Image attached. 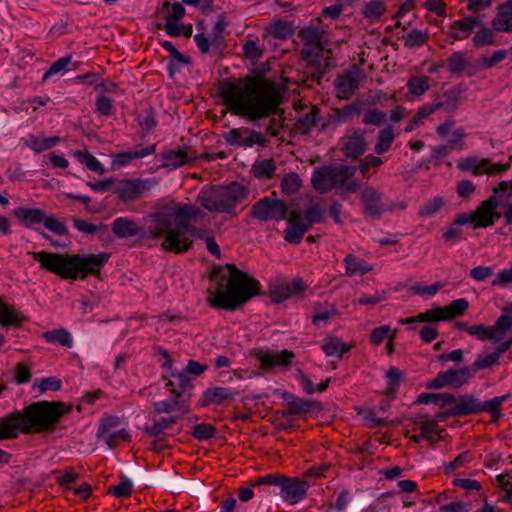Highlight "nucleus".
<instances>
[{"instance_id": "nucleus-1", "label": "nucleus", "mask_w": 512, "mask_h": 512, "mask_svg": "<svg viewBox=\"0 0 512 512\" xmlns=\"http://www.w3.org/2000/svg\"><path fill=\"white\" fill-rule=\"evenodd\" d=\"M220 95L233 114L253 123L277 113L281 103L276 84L259 77L237 83H223Z\"/></svg>"}, {"instance_id": "nucleus-2", "label": "nucleus", "mask_w": 512, "mask_h": 512, "mask_svg": "<svg viewBox=\"0 0 512 512\" xmlns=\"http://www.w3.org/2000/svg\"><path fill=\"white\" fill-rule=\"evenodd\" d=\"M72 406L62 401H37L14 410L0 419V440L22 434L53 432L60 419L70 413Z\"/></svg>"}, {"instance_id": "nucleus-3", "label": "nucleus", "mask_w": 512, "mask_h": 512, "mask_svg": "<svg viewBox=\"0 0 512 512\" xmlns=\"http://www.w3.org/2000/svg\"><path fill=\"white\" fill-rule=\"evenodd\" d=\"M217 287L208 302L213 308L235 311L260 293V284L234 264H226L216 274Z\"/></svg>"}, {"instance_id": "nucleus-4", "label": "nucleus", "mask_w": 512, "mask_h": 512, "mask_svg": "<svg viewBox=\"0 0 512 512\" xmlns=\"http://www.w3.org/2000/svg\"><path fill=\"white\" fill-rule=\"evenodd\" d=\"M40 267L62 279L83 280L88 275L100 278L101 269L110 258L109 253L59 254L52 252H29Z\"/></svg>"}, {"instance_id": "nucleus-5", "label": "nucleus", "mask_w": 512, "mask_h": 512, "mask_svg": "<svg viewBox=\"0 0 512 512\" xmlns=\"http://www.w3.org/2000/svg\"><path fill=\"white\" fill-rule=\"evenodd\" d=\"M508 192H512V182H500L489 199L483 201L475 211L457 215L453 224H493L501 216L512 224V204L507 203L499 194Z\"/></svg>"}, {"instance_id": "nucleus-6", "label": "nucleus", "mask_w": 512, "mask_h": 512, "mask_svg": "<svg viewBox=\"0 0 512 512\" xmlns=\"http://www.w3.org/2000/svg\"><path fill=\"white\" fill-rule=\"evenodd\" d=\"M356 167L349 165L323 166L314 171L312 185L320 193H327L334 188L345 196L358 191L360 184L355 178Z\"/></svg>"}, {"instance_id": "nucleus-7", "label": "nucleus", "mask_w": 512, "mask_h": 512, "mask_svg": "<svg viewBox=\"0 0 512 512\" xmlns=\"http://www.w3.org/2000/svg\"><path fill=\"white\" fill-rule=\"evenodd\" d=\"M246 195V189L234 182L228 186L204 187L197 197V202L212 213H231Z\"/></svg>"}, {"instance_id": "nucleus-8", "label": "nucleus", "mask_w": 512, "mask_h": 512, "mask_svg": "<svg viewBox=\"0 0 512 512\" xmlns=\"http://www.w3.org/2000/svg\"><path fill=\"white\" fill-rule=\"evenodd\" d=\"M205 216L206 213L195 204H180L172 201L149 217L150 221L156 224H188L204 221Z\"/></svg>"}, {"instance_id": "nucleus-9", "label": "nucleus", "mask_w": 512, "mask_h": 512, "mask_svg": "<svg viewBox=\"0 0 512 512\" xmlns=\"http://www.w3.org/2000/svg\"><path fill=\"white\" fill-rule=\"evenodd\" d=\"M151 239L163 238L161 247L174 253L186 252L193 243L190 226H149Z\"/></svg>"}, {"instance_id": "nucleus-10", "label": "nucleus", "mask_w": 512, "mask_h": 512, "mask_svg": "<svg viewBox=\"0 0 512 512\" xmlns=\"http://www.w3.org/2000/svg\"><path fill=\"white\" fill-rule=\"evenodd\" d=\"M512 332V316L501 314L492 326L484 324L471 325L469 335L478 340H489L493 343L500 342Z\"/></svg>"}, {"instance_id": "nucleus-11", "label": "nucleus", "mask_w": 512, "mask_h": 512, "mask_svg": "<svg viewBox=\"0 0 512 512\" xmlns=\"http://www.w3.org/2000/svg\"><path fill=\"white\" fill-rule=\"evenodd\" d=\"M288 213V207L284 201L278 199L275 194L272 197H264L256 202L251 209V215L259 221L284 220Z\"/></svg>"}, {"instance_id": "nucleus-12", "label": "nucleus", "mask_w": 512, "mask_h": 512, "mask_svg": "<svg viewBox=\"0 0 512 512\" xmlns=\"http://www.w3.org/2000/svg\"><path fill=\"white\" fill-rule=\"evenodd\" d=\"M307 289V285L301 278H295L290 283L276 278L269 285L270 299L274 303H281L290 297L301 295Z\"/></svg>"}, {"instance_id": "nucleus-13", "label": "nucleus", "mask_w": 512, "mask_h": 512, "mask_svg": "<svg viewBox=\"0 0 512 512\" xmlns=\"http://www.w3.org/2000/svg\"><path fill=\"white\" fill-rule=\"evenodd\" d=\"M309 487L310 484L299 477L285 476L280 488V497L289 505L298 504L306 498Z\"/></svg>"}, {"instance_id": "nucleus-14", "label": "nucleus", "mask_w": 512, "mask_h": 512, "mask_svg": "<svg viewBox=\"0 0 512 512\" xmlns=\"http://www.w3.org/2000/svg\"><path fill=\"white\" fill-rule=\"evenodd\" d=\"M80 231L95 235L97 234L99 239L103 242H111L114 238H126L130 236L138 235L140 232L139 226H112V232L114 237L109 235V226H77Z\"/></svg>"}, {"instance_id": "nucleus-15", "label": "nucleus", "mask_w": 512, "mask_h": 512, "mask_svg": "<svg viewBox=\"0 0 512 512\" xmlns=\"http://www.w3.org/2000/svg\"><path fill=\"white\" fill-rule=\"evenodd\" d=\"M362 107L363 103L361 101H354L344 105L343 107L332 109L327 120L322 124L321 130L325 131L330 127H337L343 122H349L354 117L360 116Z\"/></svg>"}, {"instance_id": "nucleus-16", "label": "nucleus", "mask_w": 512, "mask_h": 512, "mask_svg": "<svg viewBox=\"0 0 512 512\" xmlns=\"http://www.w3.org/2000/svg\"><path fill=\"white\" fill-rule=\"evenodd\" d=\"M324 210L317 199L308 198L303 209L292 211L288 224H301L303 221L313 224L322 221Z\"/></svg>"}, {"instance_id": "nucleus-17", "label": "nucleus", "mask_w": 512, "mask_h": 512, "mask_svg": "<svg viewBox=\"0 0 512 512\" xmlns=\"http://www.w3.org/2000/svg\"><path fill=\"white\" fill-rule=\"evenodd\" d=\"M294 353L287 349L280 352L260 350L255 354L262 369H271L274 367L289 368L294 358Z\"/></svg>"}, {"instance_id": "nucleus-18", "label": "nucleus", "mask_w": 512, "mask_h": 512, "mask_svg": "<svg viewBox=\"0 0 512 512\" xmlns=\"http://www.w3.org/2000/svg\"><path fill=\"white\" fill-rule=\"evenodd\" d=\"M325 44L307 45L301 49L302 59L310 66L316 67L321 73L331 66L330 56L324 57L325 53L330 54V50H325Z\"/></svg>"}, {"instance_id": "nucleus-19", "label": "nucleus", "mask_w": 512, "mask_h": 512, "mask_svg": "<svg viewBox=\"0 0 512 512\" xmlns=\"http://www.w3.org/2000/svg\"><path fill=\"white\" fill-rule=\"evenodd\" d=\"M341 151L347 158L357 159L367 150L368 144L364 138V132L356 129L341 140Z\"/></svg>"}, {"instance_id": "nucleus-20", "label": "nucleus", "mask_w": 512, "mask_h": 512, "mask_svg": "<svg viewBox=\"0 0 512 512\" xmlns=\"http://www.w3.org/2000/svg\"><path fill=\"white\" fill-rule=\"evenodd\" d=\"M360 85V74L358 72H349L338 75L335 80L337 97L342 100L350 99Z\"/></svg>"}, {"instance_id": "nucleus-21", "label": "nucleus", "mask_w": 512, "mask_h": 512, "mask_svg": "<svg viewBox=\"0 0 512 512\" xmlns=\"http://www.w3.org/2000/svg\"><path fill=\"white\" fill-rule=\"evenodd\" d=\"M13 214L20 222L30 224H59L53 215H48L44 210L38 208L20 207L15 209Z\"/></svg>"}, {"instance_id": "nucleus-22", "label": "nucleus", "mask_w": 512, "mask_h": 512, "mask_svg": "<svg viewBox=\"0 0 512 512\" xmlns=\"http://www.w3.org/2000/svg\"><path fill=\"white\" fill-rule=\"evenodd\" d=\"M237 395V391L226 387H210L203 392L201 398L199 399V405L201 407H206L209 405H221L226 400H234Z\"/></svg>"}, {"instance_id": "nucleus-23", "label": "nucleus", "mask_w": 512, "mask_h": 512, "mask_svg": "<svg viewBox=\"0 0 512 512\" xmlns=\"http://www.w3.org/2000/svg\"><path fill=\"white\" fill-rule=\"evenodd\" d=\"M170 7L172 12L166 17L165 30L169 35L177 37L181 35L177 21L185 15V8L183 5L180 3H174L171 5L169 1H165L162 7L157 10L156 14L167 12Z\"/></svg>"}, {"instance_id": "nucleus-24", "label": "nucleus", "mask_w": 512, "mask_h": 512, "mask_svg": "<svg viewBox=\"0 0 512 512\" xmlns=\"http://www.w3.org/2000/svg\"><path fill=\"white\" fill-rule=\"evenodd\" d=\"M146 189L140 180H121L114 184V193L123 201H132Z\"/></svg>"}, {"instance_id": "nucleus-25", "label": "nucleus", "mask_w": 512, "mask_h": 512, "mask_svg": "<svg viewBox=\"0 0 512 512\" xmlns=\"http://www.w3.org/2000/svg\"><path fill=\"white\" fill-rule=\"evenodd\" d=\"M481 402L473 395H463L456 400L446 415L448 416H466L480 413Z\"/></svg>"}, {"instance_id": "nucleus-26", "label": "nucleus", "mask_w": 512, "mask_h": 512, "mask_svg": "<svg viewBox=\"0 0 512 512\" xmlns=\"http://www.w3.org/2000/svg\"><path fill=\"white\" fill-rule=\"evenodd\" d=\"M479 23V17H464L463 19L457 20L451 24L448 36L454 41L466 39L474 27Z\"/></svg>"}, {"instance_id": "nucleus-27", "label": "nucleus", "mask_w": 512, "mask_h": 512, "mask_svg": "<svg viewBox=\"0 0 512 512\" xmlns=\"http://www.w3.org/2000/svg\"><path fill=\"white\" fill-rule=\"evenodd\" d=\"M491 24L495 31L512 32V0L506 1L499 7Z\"/></svg>"}, {"instance_id": "nucleus-28", "label": "nucleus", "mask_w": 512, "mask_h": 512, "mask_svg": "<svg viewBox=\"0 0 512 512\" xmlns=\"http://www.w3.org/2000/svg\"><path fill=\"white\" fill-rule=\"evenodd\" d=\"M473 370L471 367H462L460 369H448L445 371L447 386L453 388H460L467 384L473 377Z\"/></svg>"}, {"instance_id": "nucleus-29", "label": "nucleus", "mask_w": 512, "mask_h": 512, "mask_svg": "<svg viewBox=\"0 0 512 512\" xmlns=\"http://www.w3.org/2000/svg\"><path fill=\"white\" fill-rule=\"evenodd\" d=\"M352 345L342 342L336 336H328L323 340L321 345L322 351L327 357L337 356L341 358L343 354L351 349Z\"/></svg>"}, {"instance_id": "nucleus-30", "label": "nucleus", "mask_w": 512, "mask_h": 512, "mask_svg": "<svg viewBox=\"0 0 512 512\" xmlns=\"http://www.w3.org/2000/svg\"><path fill=\"white\" fill-rule=\"evenodd\" d=\"M446 316L443 307H437L434 309L427 310L425 312L419 313L416 316L408 317L405 319H401V324H411L414 322H424V323H435L440 321H445Z\"/></svg>"}, {"instance_id": "nucleus-31", "label": "nucleus", "mask_w": 512, "mask_h": 512, "mask_svg": "<svg viewBox=\"0 0 512 512\" xmlns=\"http://www.w3.org/2000/svg\"><path fill=\"white\" fill-rule=\"evenodd\" d=\"M42 338L50 344H59L65 348H72L73 338L71 333L65 328H58L42 333Z\"/></svg>"}, {"instance_id": "nucleus-32", "label": "nucleus", "mask_w": 512, "mask_h": 512, "mask_svg": "<svg viewBox=\"0 0 512 512\" xmlns=\"http://www.w3.org/2000/svg\"><path fill=\"white\" fill-rule=\"evenodd\" d=\"M344 263L346 274L348 276H362L372 270V266L370 264L352 254H348L344 258Z\"/></svg>"}, {"instance_id": "nucleus-33", "label": "nucleus", "mask_w": 512, "mask_h": 512, "mask_svg": "<svg viewBox=\"0 0 512 512\" xmlns=\"http://www.w3.org/2000/svg\"><path fill=\"white\" fill-rule=\"evenodd\" d=\"M298 37L302 40L303 46L326 44V35L323 29L308 26L298 32Z\"/></svg>"}, {"instance_id": "nucleus-34", "label": "nucleus", "mask_w": 512, "mask_h": 512, "mask_svg": "<svg viewBox=\"0 0 512 512\" xmlns=\"http://www.w3.org/2000/svg\"><path fill=\"white\" fill-rule=\"evenodd\" d=\"M25 145L32 149L35 153L44 152L60 142L59 136L48 138H41L38 136L29 135L25 140Z\"/></svg>"}, {"instance_id": "nucleus-35", "label": "nucleus", "mask_w": 512, "mask_h": 512, "mask_svg": "<svg viewBox=\"0 0 512 512\" xmlns=\"http://www.w3.org/2000/svg\"><path fill=\"white\" fill-rule=\"evenodd\" d=\"M163 166L177 168L184 164H186L189 160L194 157H189L187 153V148H182L178 150H169L163 153Z\"/></svg>"}, {"instance_id": "nucleus-36", "label": "nucleus", "mask_w": 512, "mask_h": 512, "mask_svg": "<svg viewBox=\"0 0 512 512\" xmlns=\"http://www.w3.org/2000/svg\"><path fill=\"white\" fill-rule=\"evenodd\" d=\"M320 111L318 108L313 107L310 112L306 113L303 117L299 118L295 123V130L301 135H307L312 127L317 124L318 115Z\"/></svg>"}, {"instance_id": "nucleus-37", "label": "nucleus", "mask_w": 512, "mask_h": 512, "mask_svg": "<svg viewBox=\"0 0 512 512\" xmlns=\"http://www.w3.org/2000/svg\"><path fill=\"white\" fill-rule=\"evenodd\" d=\"M395 139L394 129L391 126H387L382 129L377 138V143L374 146L376 154L381 155L386 153Z\"/></svg>"}, {"instance_id": "nucleus-38", "label": "nucleus", "mask_w": 512, "mask_h": 512, "mask_svg": "<svg viewBox=\"0 0 512 512\" xmlns=\"http://www.w3.org/2000/svg\"><path fill=\"white\" fill-rule=\"evenodd\" d=\"M22 316L15 310L13 306L5 303L0 297V323L3 326L15 325L21 323Z\"/></svg>"}, {"instance_id": "nucleus-39", "label": "nucleus", "mask_w": 512, "mask_h": 512, "mask_svg": "<svg viewBox=\"0 0 512 512\" xmlns=\"http://www.w3.org/2000/svg\"><path fill=\"white\" fill-rule=\"evenodd\" d=\"M361 199L368 213L374 215L380 212V195L375 189L371 187L365 188L362 191Z\"/></svg>"}, {"instance_id": "nucleus-40", "label": "nucleus", "mask_w": 512, "mask_h": 512, "mask_svg": "<svg viewBox=\"0 0 512 512\" xmlns=\"http://www.w3.org/2000/svg\"><path fill=\"white\" fill-rule=\"evenodd\" d=\"M489 164V159L477 160L473 157L461 159L458 162V168L462 171H470L474 176H480L484 174L483 166Z\"/></svg>"}, {"instance_id": "nucleus-41", "label": "nucleus", "mask_w": 512, "mask_h": 512, "mask_svg": "<svg viewBox=\"0 0 512 512\" xmlns=\"http://www.w3.org/2000/svg\"><path fill=\"white\" fill-rule=\"evenodd\" d=\"M409 92L414 96H421L430 88V80L427 76H411L407 81Z\"/></svg>"}, {"instance_id": "nucleus-42", "label": "nucleus", "mask_w": 512, "mask_h": 512, "mask_svg": "<svg viewBox=\"0 0 512 512\" xmlns=\"http://www.w3.org/2000/svg\"><path fill=\"white\" fill-rule=\"evenodd\" d=\"M509 397L510 395L506 394L481 402L480 413L484 411L489 412L491 413L494 421L498 420L501 415L500 408L502 404L509 399Z\"/></svg>"}, {"instance_id": "nucleus-43", "label": "nucleus", "mask_w": 512, "mask_h": 512, "mask_svg": "<svg viewBox=\"0 0 512 512\" xmlns=\"http://www.w3.org/2000/svg\"><path fill=\"white\" fill-rule=\"evenodd\" d=\"M498 362L499 357L494 351L487 354H478L475 361L471 365V369L475 373L479 370L491 368L492 366L497 365Z\"/></svg>"}, {"instance_id": "nucleus-44", "label": "nucleus", "mask_w": 512, "mask_h": 512, "mask_svg": "<svg viewBox=\"0 0 512 512\" xmlns=\"http://www.w3.org/2000/svg\"><path fill=\"white\" fill-rule=\"evenodd\" d=\"M297 378L301 382L304 391L307 394H314L315 392H323L327 389L330 379H326L325 381L321 382L317 387L312 383V381L309 379L307 375L304 374L302 370L297 371Z\"/></svg>"}, {"instance_id": "nucleus-45", "label": "nucleus", "mask_w": 512, "mask_h": 512, "mask_svg": "<svg viewBox=\"0 0 512 512\" xmlns=\"http://www.w3.org/2000/svg\"><path fill=\"white\" fill-rule=\"evenodd\" d=\"M468 306L469 303L464 298L454 300L449 305L443 307L446 319L449 320L462 315L468 309Z\"/></svg>"}, {"instance_id": "nucleus-46", "label": "nucleus", "mask_w": 512, "mask_h": 512, "mask_svg": "<svg viewBox=\"0 0 512 512\" xmlns=\"http://www.w3.org/2000/svg\"><path fill=\"white\" fill-rule=\"evenodd\" d=\"M155 151V145L141 150L127 151L116 155V161L123 166L128 164L132 159L145 157Z\"/></svg>"}, {"instance_id": "nucleus-47", "label": "nucleus", "mask_w": 512, "mask_h": 512, "mask_svg": "<svg viewBox=\"0 0 512 512\" xmlns=\"http://www.w3.org/2000/svg\"><path fill=\"white\" fill-rule=\"evenodd\" d=\"M247 133L249 128L246 127L231 129L224 135V139L230 145L246 146Z\"/></svg>"}, {"instance_id": "nucleus-48", "label": "nucleus", "mask_w": 512, "mask_h": 512, "mask_svg": "<svg viewBox=\"0 0 512 512\" xmlns=\"http://www.w3.org/2000/svg\"><path fill=\"white\" fill-rule=\"evenodd\" d=\"M172 377L177 383V389H172V394L176 398H180L187 389L192 387L191 379L187 372L172 373Z\"/></svg>"}, {"instance_id": "nucleus-49", "label": "nucleus", "mask_w": 512, "mask_h": 512, "mask_svg": "<svg viewBox=\"0 0 512 512\" xmlns=\"http://www.w3.org/2000/svg\"><path fill=\"white\" fill-rule=\"evenodd\" d=\"M285 475L280 473H269L265 474L263 476H260L253 480L251 482L252 487H257L260 485H271V486H277L281 488V485L283 484Z\"/></svg>"}, {"instance_id": "nucleus-50", "label": "nucleus", "mask_w": 512, "mask_h": 512, "mask_svg": "<svg viewBox=\"0 0 512 512\" xmlns=\"http://www.w3.org/2000/svg\"><path fill=\"white\" fill-rule=\"evenodd\" d=\"M311 404L309 401L295 397L288 403L285 415H300L309 412Z\"/></svg>"}, {"instance_id": "nucleus-51", "label": "nucleus", "mask_w": 512, "mask_h": 512, "mask_svg": "<svg viewBox=\"0 0 512 512\" xmlns=\"http://www.w3.org/2000/svg\"><path fill=\"white\" fill-rule=\"evenodd\" d=\"M74 155L82 162L84 163L88 169H90L91 171H94V172H97L99 174H103L104 173V168L103 166L100 164V162L94 157L92 156L90 153L88 152H83V151H76L74 152Z\"/></svg>"}, {"instance_id": "nucleus-52", "label": "nucleus", "mask_w": 512, "mask_h": 512, "mask_svg": "<svg viewBox=\"0 0 512 512\" xmlns=\"http://www.w3.org/2000/svg\"><path fill=\"white\" fill-rule=\"evenodd\" d=\"M301 186V179L296 173H290L281 181L282 192L289 195L297 192Z\"/></svg>"}, {"instance_id": "nucleus-53", "label": "nucleus", "mask_w": 512, "mask_h": 512, "mask_svg": "<svg viewBox=\"0 0 512 512\" xmlns=\"http://www.w3.org/2000/svg\"><path fill=\"white\" fill-rule=\"evenodd\" d=\"M396 492L389 491L382 494L377 500H375L371 505H369L362 512H391V504L388 503L385 498L388 496L395 495Z\"/></svg>"}, {"instance_id": "nucleus-54", "label": "nucleus", "mask_w": 512, "mask_h": 512, "mask_svg": "<svg viewBox=\"0 0 512 512\" xmlns=\"http://www.w3.org/2000/svg\"><path fill=\"white\" fill-rule=\"evenodd\" d=\"M442 287H444V283L436 282L428 286H423L421 284H415L410 287V291L414 295L418 296H434Z\"/></svg>"}, {"instance_id": "nucleus-55", "label": "nucleus", "mask_w": 512, "mask_h": 512, "mask_svg": "<svg viewBox=\"0 0 512 512\" xmlns=\"http://www.w3.org/2000/svg\"><path fill=\"white\" fill-rule=\"evenodd\" d=\"M441 431L437 421L433 419L426 420L420 425L421 437L429 441H435V436Z\"/></svg>"}, {"instance_id": "nucleus-56", "label": "nucleus", "mask_w": 512, "mask_h": 512, "mask_svg": "<svg viewBox=\"0 0 512 512\" xmlns=\"http://www.w3.org/2000/svg\"><path fill=\"white\" fill-rule=\"evenodd\" d=\"M473 43L476 47L494 45L495 35L493 30H490L488 28L478 30L473 37Z\"/></svg>"}, {"instance_id": "nucleus-57", "label": "nucleus", "mask_w": 512, "mask_h": 512, "mask_svg": "<svg viewBox=\"0 0 512 512\" xmlns=\"http://www.w3.org/2000/svg\"><path fill=\"white\" fill-rule=\"evenodd\" d=\"M467 65L465 56L462 52H454L447 59V67L452 73H460L465 70Z\"/></svg>"}, {"instance_id": "nucleus-58", "label": "nucleus", "mask_w": 512, "mask_h": 512, "mask_svg": "<svg viewBox=\"0 0 512 512\" xmlns=\"http://www.w3.org/2000/svg\"><path fill=\"white\" fill-rule=\"evenodd\" d=\"M132 487V482L123 478L117 485L109 487L108 492L117 498H126L131 495Z\"/></svg>"}, {"instance_id": "nucleus-59", "label": "nucleus", "mask_w": 512, "mask_h": 512, "mask_svg": "<svg viewBox=\"0 0 512 512\" xmlns=\"http://www.w3.org/2000/svg\"><path fill=\"white\" fill-rule=\"evenodd\" d=\"M254 174L256 177L271 178L276 167L272 159L262 160L254 165Z\"/></svg>"}, {"instance_id": "nucleus-60", "label": "nucleus", "mask_w": 512, "mask_h": 512, "mask_svg": "<svg viewBox=\"0 0 512 512\" xmlns=\"http://www.w3.org/2000/svg\"><path fill=\"white\" fill-rule=\"evenodd\" d=\"M427 40L428 34L420 30H412L404 37L405 45L409 48L422 46Z\"/></svg>"}, {"instance_id": "nucleus-61", "label": "nucleus", "mask_w": 512, "mask_h": 512, "mask_svg": "<svg viewBox=\"0 0 512 512\" xmlns=\"http://www.w3.org/2000/svg\"><path fill=\"white\" fill-rule=\"evenodd\" d=\"M308 226H288L284 239L291 244H299L307 232Z\"/></svg>"}, {"instance_id": "nucleus-62", "label": "nucleus", "mask_w": 512, "mask_h": 512, "mask_svg": "<svg viewBox=\"0 0 512 512\" xmlns=\"http://www.w3.org/2000/svg\"><path fill=\"white\" fill-rule=\"evenodd\" d=\"M386 11L382 0H374L364 6L363 14L366 18H379Z\"/></svg>"}, {"instance_id": "nucleus-63", "label": "nucleus", "mask_w": 512, "mask_h": 512, "mask_svg": "<svg viewBox=\"0 0 512 512\" xmlns=\"http://www.w3.org/2000/svg\"><path fill=\"white\" fill-rule=\"evenodd\" d=\"M33 387L36 388L39 393H44L49 390L58 391L61 389V380L57 377H47L35 383Z\"/></svg>"}, {"instance_id": "nucleus-64", "label": "nucleus", "mask_w": 512, "mask_h": 512, "mask_svg": "<svg viewBox=\"0 0 512 512\" xmlns=\"http://www.w3.org/2000/svg\"><path fill=\"white\" fill-rule=\"evenodd\" d=\"M446 112H453L460 102V92L455 89L445 91L442 96Z\"/></svg>"}]
</instances>
